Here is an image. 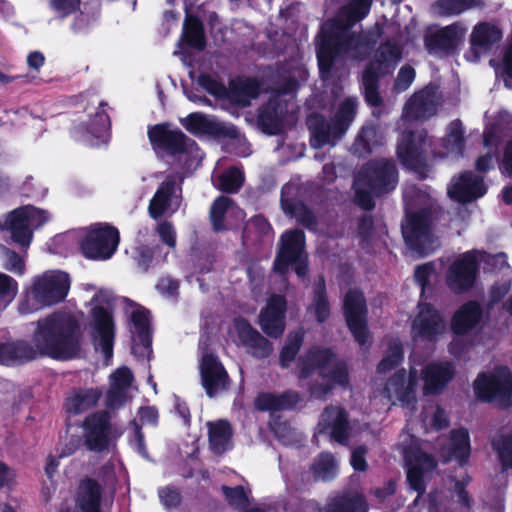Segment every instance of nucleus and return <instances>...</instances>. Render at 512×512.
<instances>
[{
	"label": "nucleus",
	"instance_id": "603ef678",
	"mask_svg": "<svg viewBox=\"0 0 512 512\" xmlns=\"http://www.w3.org/2000/svg\"><path fill=\"white\" fill-rule=\"evenodd\" d=\"M403 360L404 349L402 343L399 340H391L383 358L376 366V371L379 374H386L397 368Z\"/></svg>",
	"mask_w": 512,
	"mask_h": 512
},
{
	"label": "nucleus",
	"instance_id": "c9c22d12",
	"mask_svg": "<svg viewBox=\"0 0 512 512\" xmlns=\"http://www.w3.org/2000/svg\"><path fill=\"white\" fill-rule=\"evenodd\" d=\"M306 124L311 133V140L314 142L313 146L315 148H322L342 137L335 133L333 120L329 122L322 114H310Z\"/></svg>",
	"mask_w": 512,
	"mask_h": 512
},
{
	"label": "nucleus",
	"instance_id": "9d476101",
	"mask_svg": "<svg viewBox=\"0 0 512 512\" xmlns=\"http://www.w3.org/2000/svg\"><path fill=\"white\" fill-rule=\"evenodd\" d=\"M343 316L355 341L364 346L369 338L368 308L364 293L357 288H350L343 298Z\"/></svg>",
	"mask_w": 512,
	"mask_h": 512
},
{
	"label": "nucleus",
	"instance_id": "c756f323",
	"mask_svg": "<svg viewBox=\"0 0 512 512\" xmlns=\"http://www.w3.org/2000/svg\"><path fill=\"white\" fill-rule=\"evenodd\" d=\"M235 328L240 341L251 349L254 357L263 359L272 353V343L262 336L247 319H237L235 321Z\"/></svg>",
	"mask_w": 512,
	"mask_h": 512
},
{
	"label": "nucleus",
	"instance_id": "ddd939ff",
	"mask_svg": "<svg viewBox=\"0 0 512 512\" xmlns=\"http://www.w3.org/2000/svg\"><path fill=\"white\" fill-rule=\"evenodd\" d=\"M479 273V262L473 252H465L448 267L446 284L456 294L470 291Z\"/></svg>",
	"mask_w": 512,
	"mask_h": 512
},
{
	"label": "nucleus",
	"instance_id": "f3484780",
	"mask_svg": "<svg viewBox=\"0 0 512 512\" xmlns=\"http://www.w3.org/2000/svg\"><path fill=\"white\" fill-rule=\"evenodd\" d=\"M414 338L433 342L445 329L441 313L431 303H419L411 325Z\"/></svg>",
	"mask_w": 512,
	"mask_h": 512
},
{
	"label": "nucleus",
	"instance_id": "0e129e2a",
	"mask_svg": "<svg viewBox=\"0 0 512 512\" xmlns=\"http://www.w3.org/2000/svg\"><path fill=\"white\" fill-rule=\"evenodd\" d=\"M155 232L158 235L162 244L170 249H175L177 246V231L172 222L168 220H161L155 227Z\"/></svg>",
	"mask_w": 512,
	"mask_h": 512
},
{
	"label": "nucleus",
	"instance_id": "680f3d73",
	"mask_svg": "<svg viewBox=\"0 0 512 512\" xmlns=\"http://www.w3.org/2000/svg\"><path fill=\"white\" fill-rule=\"evenodd\" d=\"M135 253V261L138 268H140L142 272H147L153 264L154 256L162 253V247L159 244L154 246L141 245L136 248Z\"/></svg>",
	"mask_w": 512,
	"mask_h": 512
},
{
	"label": "nucleus",
	"instance_id": "de8ad7c7",
	"mask_svg": "<svg viewBox=\"0 0 512 512\" xmlns=\"http://www.w3.org/2000/svg\"><path fill=\"white\" fill-rule=\"evenodd\" d=\"M303 343L304 331L302 329L288 334L285 344L279 353V365L282 368H288L290 364L296 360Z\"/></svg>",
	"mask_w": 512,
	"mask_h": 512
},
{
	"label": "nucleus",
	"instance_id": "ea45409f",
	"mask_svg": "<svg viewBox=\"0 0 512 512\" xmlns=\"http://www.w3.org/2000/svg\"><path fill=\"white\" fill-rule=\"evenodd\" d=\"M310 472L314 482H329L338 474V465L332 453L323 451L317 455L311 466Z\"/></svg>",
	"mask_w": 512,
	"mask_h": 512
},
{
	"label": "nucleus",
	"instance_id": "393cba45",
	"mask_svg": "<svg viewBox=\"0 0 512 512\" xmlns=\"http://www.w3.org/2000/svg\"><path fill=\"white\" fill-rule=\"evenodd\" d=\"M287 113V101L276 96H270L267 103L259 111L258 124L264 133L277 135L283 128Z\"/></svg>",
	"mask_w": 512,
	"mask_h": 512
},
{
	"label": "nucleus",
	"instance_id": "e433bc0d",
	"mask_svg": "<svg viewBox=\"0 0 512 512\" xmlns=\"http://www.w3.org/2000/svg\"><path fill=\"white\" fill-rule=\"evenodd\" d=\"M209 448L215 455H223L232 448L233 428L229 421L208 422Z\"/></svg>",
	"mask_w": 512,
	"mask_h": 512
},
{
	"label": "nucleus",
	"instance_id": "13d9d810",
	"mask_svg": "<svg viewBox=\"0 0 512 512\" xmlns=\"http://www.w3.org/2000/svg\"><path fill=\"white\" fill-rule=\"evenodd\" d=\"M221 491L225 501L232 508L243 510L248 507L249 497L242 485H237L235 487L222 485Z\"/></svg>",
	"mask_w": 512,
	"mask_h": 512
},
{
	"label": "nucleus",
	"instance_id": "052dcab7",
	"mask_svg": "<svg viewBox=\"0 0 512 512\" xmlns=\"http://www.w3.org/2000/svg\"><path fill=\"white\" fill-rule=\"evenodd\" d=\"M198 84L210 95L218 99H227L228 88L222 81L212 77L210 74L202 73L198 77Z\"/></svg>",
	"mask_w": 512,
	"mask_h": 512
},
{
	"label": "nucleus",
	"instance_id": "09e8293b",
	"mask_svg": "<svg viewBox=\"0 0 512 512\" xmlns=\"http://www.w3.org/2000/svg\"><path fill=\"white\" fill-rule=\"evenodd\" d=\"M357 112V102L352 98H346L338 107L334 117V130L343 136L353 122Z\"/></svg>",
	"mask_w": 512,
	"mask_h": 512
},
{
	"label": "nucleus",
	"instance_id": "9b49d317",
	"mask_svg": "<svg viewBox=\"0 0 512 512\" xmlns=\"http://www.w3.org/2000/svg\"><path fill=\"white\" fill-rule=\"evenodd\" d=\"M147 135L156 153L173 157L188 153L189 146L196 144L179 128L172 129L169 122L149 126Z\"/></svg>",
	"mask_w": 512,
	"mask_h": 512
},
{
	"label": "nucleus",
	"instance_id": "aec40b11",
	"mask_svg": "<svg viewBox=\"0 0 512 512\" xmlns=\"http://www.w3.org/2000/svg\"><path fill=\"white\" fill-rule=\"evenodd\" d=\"M200 375L202 386L210 398L229 388L228 372L218 357L212 353L203 356Z\"/></svg>",
	"mask_w": 512,
	"mask_h": 512
},
{
	"label": "nucleus",
	"instance_id": "58836bf2",
	"mask_svg": "<svg viewBox=\"0 0 512 512\" xmlns=\"http://www.w3.org/2000/svg\"><path fill=\"white\" fill-rule=\"evenodd\" d=\"M314 315L317 323H325L331 315L330 302L327 294L326 280L319 275L315 281L312 292V303L308 308Z\"/></svg>",
	"mask_w": 512,
	"mask_h": 512
},
{
	"label": "nucleus",
	"instance_id": "2eb2a0df",
	"mask_svg": "<svg viewBox=\"0 0 512 512\" xmlns=\"http://www.w3.org/2000/svg\"><path fill=\"white\" fill-rule=\"evenodd\" d=\"M92 339L96 348H100L106 358L113 355L115 340V323L111 309L101 305L94 306L91 311Z\"/></svg>",
	"mask_w": 512,
	"mask_h": 512
},
{
	"label": "nucleus",
	"instance_id": "dca6fc26",
	"mask_svg": "<svg viewBox=\"0 0 512 512\" xmlns=\"http://www.w3.org/2000/svg\"><path fill=\"white\" fill-rule=\"evenodd\" d=\"M502 29L490 22H479L470 34V49L465 58L471 62H478L483 54H489L501 41Z\"/></svg>",
	"mask_w": 512,
	"mask_h": 512
},
{
	"label": "nucleus",
	"instance_id": "6ab92c4d",
	"mask_svg": "<svg viewBox=\"0 0 512 512\" xmlns=\"http://www.w3.org/2000/svg\"><path fill=\"white\" fill-rule=\"evenodd\" d=\"M287 302L284 296L273 295L259 313L258 323L262 331L270 338H280L286 328Z\"/></svg>",
	"mask_w": 512,
	"mask_h": 512
},
{
	"label": "nucleus",
	"instance_id": "a878e982",
	"mask_svg": "<svg viewBox=\"0 0 512 512\" xmlns=\"http://www.w3.org/2000/svg\"><path fill=\"white\" fill-rule=\"evenodd\" d=\"M483 319V309L476 300L463 303L453 314L450 329L456 336H465L480 325Z\"/></svg>",
	"mask_w": 512,
	"mask_h": 512
},
{
	"label": "nucleus",
	"instance_id": "69168bd1",
	"mask_svg": "<svg viewBox=\"0 0 512 512\" xmlns=\"http://www.w3.org/2000/svg\"><path fill=\"white\" fill-rule=\"evenodd\" d=\"M49 7L63 19L80 10L81 0H49Z\"/></svg>",
	"mask_w": 512,
	"mask_h": 512
},
{
	"label": "nucleus",
	"instance_id": "6e6552de",
	"mask_svg": "<svg viewBox=\"0 0 512 512\" xmlns=\"http://www.w3.org/2000/svg\"><path fill=\"white\" fill-rule=\"evenodd\" d=\"M119 243L118 228L110 223L100 222L90 226L80 241V250L86 259L106 261L116 253Z\"/></svg>",
	"mask_w": 512,
	"mask_h": 512
},
{
	"label": "nucleus",
	"instance_id": "cd10ccee",
	"mask_svg": "<svg viewBox=\"0 0 512 512\" xmlns=\"http://www.w3.org/2000/svg\"><path fill=\"white\" fill-rule=\"evenodd\" d=\"M455 375L452 363H430L422 370L424 395H438L449 384Z\"/></svg>",
	"mask_w": 512,
	"mask_h": 512
},
{
	"label": "nucleus",
	"instance_id": "39448f33",
	"mask_svg": "<svg viewBox=\"0 0 512 512\" xmlns=\"http://www.w3.org/2000/svg\"><path fill=\"white\" fill-rule=\"evenodd\" d=\"M473 391L478 401L507 409L512 406V372L504 365L480 372L473 382Z\"/></svg>",
	"mask_w": 512,
	"mask_h": 512
},
{
	"label": "nucleus",
	"instance_id": "338daca9",
	"mask_svg": "<svg viewBox=\"0 0 512 512\" xmlns=\"http://www.w3.org/2000/svg\"><path fill=\"white\" fill-rule=\"evenodd\" d=\"M161 503L167 509L178 508L182 502V496L178 488L165 486L158 489Z\"/></svg>",
	"mask_w": 512,
	"mask_h": 512
},
{
	"label": "nucleus",
	"instance_id": "37998d69",
	"mask_svg": "<svg viewBox=\"0 0 512 512\" xmlns=\"http://www.w3.org/2000/svg\"><path fill=\"white\" fill-rule=\"evenodd\" d=\"M484 7L483 0H436L432 4L433 11L442 17L458 16L470 9Z\"/></svg>",
	"mask_w": 512,
	"mask_h": 512
},
{
	"label": "nucleus",
	"instance_id": "b1692460",
	"mask_svg": "<svg viewBox=\"0 0 512 512\" xmlns=\"http://www.w3.org/2000/svg\"><path fill=\"white\" fill-rule=\"evenodd\" d=\"M436 467L434 456L420 450L413 454V459L406 460L407 482L409 487L417 492L418 497L426 492L425 473L433 471Z\"/></svg>",
	"mask_w": 512,
	"mask_h": 512
},
{
	"label": "nucleus",
	"instance_id": "423d86ee",
	"mask_svg": "<svg viewBox=\"0 0 512 512\" xmlns=\"http://www.w3.org/2000/svg\"><path fill=\"white\" fill-rule=\"evenodd\" d=\"M359 186L371 188L376 198L393 192L399 183V170L392 158L377 157L365 162L357 174Z\"/></svg>",
	"mask_w": 512,
	"mask_h": 512
},
{
	"label": "nucleus",
	"instance_id": "e2e57ef3",
	"mask_svg": "<svg viewBox=\"0 0 512 512\" xmlns=\"http://www.w3.org/2000/svg\"><path fill=\"white\" fill-rule=\"evenodd\" d=\"M323 380H329L334 385L346 387L349 384V371L344 361H338L329 372H320Z\"/></svg>",
	"mask_w": 512,
	"mask_h": 512
},
{
	"label": "nucleus",
	"instance_id": "7ed1b4c3",
	"mask_svg": "<svg viewBox=\"0 0 512 512\" xmlns=\"http://www.w3.org/2000/svg\"><path fill=\"white\" fill-rule=\"evenodd\" d=\"M401 59L402 47L393 39L380 43L375 50L373 58L362 74L363 95L369 106L383 105V98L379 92L380 78L391 74Z\"/></svg>",
	"mask_w": 512,
	"mask_h": 512
},
{
	"label": "nucleus",
	"instance_id": "7c9ffc66",
	"mask_svg": "<svg viewBox=\"0 0 512 512\" xmlns=\"http://www.w3.org/2000/svg\"><path fill=\"white\" fill-rule=\"evenodd\" d=\"M460 37L456 25H448L424 37V45L430 54L452 55L458 48Z\"/></svg>",
	"mask_w": 512,
	"mask_h": 512
},
{
	"label": "nucleus",
	"instance_id": "5701e85b",
	"mask_svg": "<svg viewBox=\"0 0 512 512\" xmlns=\"http://www.w3.org/2000/svg\"><path fill=\"white\" fill-rule=\"evenodd\" d=\"M320 432L329 433L339 444H346L349 439V420L347 411L338 406H327L320 417Z\"/></svg>",
	"mask_w": 512,
	"mask_h": 512
},
{
	"label": "nucleus",
	"instance_id": "f704fd0d",
	"mask_svg": "<svg viewBox=\"0 0 512 512\" xmlns=\"http://www.w3.org/2000/svg\"><path fill=\"white\" fill-rule=\"evenodd\" d=\"M300 401L299 393L287 390L279 395L270 392H260L254 400L259 411L278 412L294 408Z\"/></svg>",
	"mask_w": 512,
	"mask_h": 512
},
{
	"label": "nucleus",
	"instance_id": "f257e3e1",
	"mask_svg": "<svg viewBox=\"0 0 512 512\" xmlns=\"http://www.w3.org/2000/svg\"><path fill=\"white\" fill-rule=\"evenodd\" d=\"M83 333L78 319L66 312H53L36 322L31 341L17 339L0 343V364L22 366L41 358L70 361L82 352Z\"/></svg>",
	"mask_w": 512,
	"mask_h": 512
},
{
	"label": "nucleus",
	"instance_id": "c03bdc74",
	"mask_svg": "<svg viewBox=\"0 0 512 512\" xmlns=\"http://www.w3.org/2000/svg\"><path fill=\"white\" fill-rule=\"evenodd\" d=\"M182 37L191 48L203 50L206 47L204 26L198 16L189 14L185 17Z\"/></svg>",
	"mask_w": 512,
	"mask_h": 512
},
{
	"label": "nucleus",
	"instance_id": "1a4fd4ad",
	"mask_svg": "<svg viewBox=\"0 0 512 512\" xmlns=\"http://www.w3.org/2000/svg\"><path fill=\"white\" fill-rule=\"evenodd\" d=\"M440 210L430 207L421 208L406 216L402 224V235L407 247L419 256L427 254L432 242V226Z\"/></svg>",
	"mask_w": 512,
	"mask_h": 512
},
{
	"label": "nucleus",
	"instance_id": "8fccbe9b",
	"mask_svg": "<svg viewBox=\"0 0 512 512\" xmlns=\"http://www.w3.org/2000/svg\"><path fill=\"white\" fill-rule=\"evenodd\" d=\"M27 218L22 216L16 209L9 215V229L12 240L22 246H28L32 240V231Z\"/></svg>",
	"mask_w": 512,
	"mask_h": 512
},
{
	"label": "nucleus",
	"instance_id": "49530a36",
	"mask_svg": "<svg viewBox=\"0 0 512 512\" xmlns=\"http://www.w3.org/2000/svg\"><path fill=\"white\" fill-rule=\"evenodd\" d=\"M442 146L450 153L462 156L465 150V131L460 119L451 121L447 127Z\"/></svg>",
	"mask_w": 512,
	"mask_h": 512
},
{
	"label": "nucleus",
	"instance_id": "a211bd4d",
	"mask_svg": "<svg viewBox=\"0 0 512 512\" xmlns=\"http://www.w3.org/2000/svg\"><path fill=\"white\" fill-rule=\"evenodd\" d=\"M448 196L460 204H467L483 197L487 193V186L481 176L466 170L452 179L447 189Z\"/></svg>",
	"mask_w": 512,
	"mask_h": 512
},
{
	"label": "nucleus",
	"instance_id": "6e6d98bb",
	"mask_svg": "<svg viewBox=\"0 0 512 512\" xmlns=\"http://www.w3.org/2000/svg\"><path fill=\"white\" fill-rule=\"evenodd\" d=\"M244 173L233 166L224 171L218 178V189L224 193H237L244 184Z\"/></svg>",
	"mask_w": 512,
	"mask_h": 512
},
{
	"label": "nucleus",
	"instance_id": "0eeeda50",
	"mask_svg": "<svg viewBox=\"0 0 512 512\" xmlns=\"http://www.w3.org/2000/svg\"><path fill=\"white\" fill-rule=\"evenodd\" d=\"M428 133L425 129L408 130L401 134L397 143L396 155L400 164L414 172L420 179L428 176L427 163Z\"/></svg>",
	"mask_w": 512,
	"mask_h": 512
},
{
	"label": "nucleus",
	"instance_id": "bf43d9fd",
	"mask_svg": "<svg viewBox=\"0 0 512 512\" xmlns=\"http://www.w3.org/2000/svg\"><path fill=\"white\" fill-rule=\"evenodd\" d=\"M372 0H350L343 11L349 24L362 21L371 10Z\"/></svg>",
	"mask_w": 512,
	"mask_h": 512
},
{
	"label": "nucleus",
	"instance_id": "a18cd8bd",
	"mask_svg": "<svg viewBox=\"0 0 512 512\" xmlns=\"http://www.w3.org/2000/svg\"><path fill=\"white\" fill-rule=\"evenodd\" d=\"M107 105L106 102L102 101L99 104V109L85 124H80L75 127L78 133H84L92 135L94 138H102L103 135L111 128V121L108 113L104 110Z\"/></svg>",
	"mask_w": 512,
	"mask_h": 512
},
{
	"label": "nucleus",
	"instance_id": "4d7b16f0",
	"mask_svg": "<svg viewBox=\"0 0 512 512\" xmlns=\"http://www.w3.org/2000/svg\"><path fill=\"white\" fill-rule=\"evenodd\" d=\"M377 129L374 126H363L355 139V152L360 156L371 154L376 144Z\"/></svg>",
	"mask_w": 512,
	"mask_h": 512
},
{
	"label": "nucleus",
	"instance_id": "412c9836",
	"mask_svg": "<svg viewBox=\"0 0 512 512\" xmlns=\"http://www.w3.org/2000/svg\"><path fill=\"white\" fill-rule=\"evenodd\" d=\"M336 358L331 348L312 346L300 355L296 363V374L299 380L310 378L316 371L324 372Z\"/></svg>",
	"mask_w": 512,
	"mask_h": 512
},
{
	"label": "nucleus",
	"instance_id": "473e14b6",
	"mask_svg": "<svg viewBox=\"0 0 512 512\" xmlns=\"http://www.w3.org/2000/svg\"><path fill=\"white\" fill-rule=\"evenodd\" d=\"M262 83L256 77H237L230 80L227 99L240 107H248L261 93Z\"/></svg>",
	"mask_w": 512,
	"mask_h": 512
},
{
	"label": "nucleus",
	"instance_id": "4be33fe9",
	"mask_svg": "<svg viewBox=\"0 0 512 512\" xmlns=\"http://www.w3.org/2000/svg\"><path fill=\"white\" fill-rule=\"evenodd\" d=\"M184 128L194 134L209 135L215 138L235 139L238 135L237 128L227 126L215 120L208 119L201 113H191L183 121Z\"/></svg>",
	"mask_w": 512,
	"mask_h": 512
},
{
	"label": "nucleus",
	"instance_id": "79ce46f5",
	"mask_svg": "<svg viewBox=\"0 0 512 512\" xmlns=\"http://www.w3.org/2000/svg\"><path fill=\"white\" fill-rule=\"evenodd\" d=\"M102 396L99 388L79 389L66 401V409L74 415L87 411L95 406Z\"/></svg>",
	"mask_w": 512,
	"mask_h": 512
},
{
	"label": "nucleus",
	"instance_id": "a19ab883",
	"mask_svg": "<svg viewBox=\"0 0 512 512\" xmlns=\"http://www.w3.org/2000/svg\"><path fill=\"white\" fill-rule=\"evenodd\" d=\"M435 105L430 95L420 91L414 93L404 107V114L407 118L421 120L433 115Z\"/></svg>",
	"mask_w": 512,
	"mask_h": 512
},
{
	"label": "nucleus",
	"instance_id": "4c0bfd02",
	"mask_svg": "<svg viewBox=\"0 0 512 512\" xmlns=\"http://www.w3.org/2000/svg\"><path fill=\"white\" fill-rule=\"evenodd\" d=\"M369 505L362 494L342 492L331 498L325 507V512H368Z\"/></svg>",
	"mask_w": 512,
	"mask_h": 512
},
{
	"label": "nucleus",
	"instance_id": "864d4df0",
	"mask_svg": "<svg viewBox=\"0 0 512 512\" xmlns=\"http://www.w3.org/2000/svg\"><path fill=\"white\" fill-rule=\"evenodd\" d=\"M491 446L497 454L502 472L512 470V435L502 434L492 439Z\"/></svg>",
	"mask_w": 512,
	"mask_h": 512
},
{
	"label": "nucleus",
	"instance_id": "774afa93",
	"mask_svg": "<svg viewBox=\"0 0 512 512\" xmlns=\"http://www.w3.org/2000/svg\"><path fill=\"white\" fill-rule=\"evenodd\" d=\"M16 210L25 218L30 224H35L37 226L43 225L45 222L49 220V213L46 210L36 208L32 205H25Z\"/></svg>",
	"mask_w": 512,
	"mask_h": 512
},
{
	"label": "nucleus",
	"instance_id": "20e7f679",
	"mask_svg": "<svg viewBox=\"0 0 512 512\" xmlns=\"http://www.w3.org/2000/svg\"><path fill=\"white\" fill-rule=\"evenodd\" d=\"M305 247L306 237L303 230H286L280 236L273 271L285 276L291 267L299 278L304 279L309 271V258Z\"/></svg>",
	"mask_w": 512,
	"mask_h": 512
},
{
	"label": "nucleus",
	"instance_id": "bb28decb",
	"mask_svg": "<svg viewBox=\"0 0 512 512\" xmlns=\"http://www.w3.org/2000/svg\"><path fill=\"white\" fill-rule=\"evenodd\" d=\"M417 372L411 369L409 375L404 368L397 370L388 380L386 389L391 391L403 407L416 403Z\"/></svg>",
	"mask_w": 512,
	"mask_h": 512
},
{
	"label": "nucleus",
	"instance_id": "5fc2aeb1",
	"mask_svg": "<svg viewBox=\"0 0 512 512\" xmlns=\"http://www.w3.org/2000/svg\"><path fill=\"white\" fill-rule=\"evenodd\" d=\"M234 204L235 202L232 198L224 195L218 196L213 201L210 208V221L214 231L220 232L227 230L225 215Z\"/></svg>",
	"mask_w": 512,
	"mask_h": 512
},
{
	"label": "nucleus",
	"instance_id": "f03ea898",
	"mask_svg": "<svg viewBox=\"0 0 512 512\" xmlns=\"http://www.w3.org/2000/svg\"><path fill=\"white\" fill-rule=\"evenodd\" d=\"M383 34V26L379 23L362 34L352 31L351 24L343 19H328L321 25L317 35L316 57L320 76H330L338 61L346 58L358 59L360 49L373 48Z\"/></svg>",
	"mask_w": 512,
	"mask_h": 512
},
{
	"label": "nucleus",
	"instance_id": "4468645a",
	"mask_svg": "<svg viewBox=\"0 0 512 512\" xmlns=\"http://www.w3.org/2000/svg\"><path fill=\"white\" fill-rule=\"evenodd\" d=\"M70 278L66 272L44 275L33 282L32 294L38 304L51 306L62 302L68 295Z\"/></svg>",
	"mask_w": 512,
	"mask_h": 512
},
{
	"label": "nucleus",
	"instance_id": "c85d7f7f",
	"mask_svg": "<svg viewBox=\"0 0 512 512\" xmlns=\"http://www.w3.org/2000/svg\"><path fill=\"white\" fill-rule=\"evenodd\" d=\"M445 463L456 461L460 467L469 463L471 455L470 435L467 429L457 428L450 431L449 442L441 452Z\"/></svg>",
	"mask_w": 512,
	"mask_h": 512
},
{
	"label": "nucleus",
	"instance_id": "f8f14e48",
	"mask_svg": "<svg viewBox=\"0 0 512 512\" xmlns=\"http://www.w3.org/2000/svg\"><path fill=\"white\" fill-rule=\"evenodd\" d=\"M83 445L94 453H103L111 445L112 423L109 412L97 411L87 415L81 425Z\"/></svg>",
	"mask_w": 512,
	"mask_h": 512
},
{
	"label": "nucleus",
	"instance_id": "72a5a7b5",
	"mask_svg": "<svg viewBox=\"0 0 512 512\" xmlns=\"http://www.w3.org/2000/svg\"><path fill=\"white\" fill-rule=\"evenodd\" d=\"M176 185L177 176L168 174L157 188L148 206V214L153 220L161 219L170 208Z\"/></svg>",
	"mask_w": 512,
	"mask_h": 512
},
{
	"label": "nucleus",
	"instance_id": "3c124183",
	"mask_svg": "<svg viewBox=\"0 0 512 512\" xmlns=\"http://www.w3.org/2000/svg\"><path fill=\"white\" fill-rule=\"evenodd\" d=\"M131 321L135 327L140 344L145 349L151 348L150 311L145 308L134 310L131 314Z\"/></svg>",
	"mask_w": 512,
	"mask_h": 512
},
{
	"label": "nucleus",
	"instance_id": "2f4dec72",
	"mask_svg": "<svg viewBox=\"0 0 512 512\" xmlns=\"http://www.w3.org/2000/svg\"><path fill=\"white\" fill-rule=\"evenodd\" d=\"M104 488L94 478L85 476L78 484L75 502L81 512H100Z\"/></svg>",
	"mask_w": 512,
	"mask_h": 512
}]
</instances>
